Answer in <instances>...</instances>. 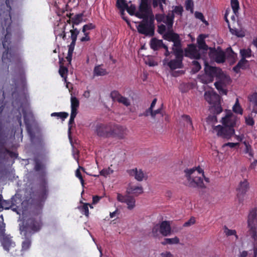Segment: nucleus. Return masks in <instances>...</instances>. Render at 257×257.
I'll return each instance as SVG.
<instances>
[{
  "mask_svg": "<svg viewBox=\"0 0 257 257\" xmlns=\"http://www.w3.org/2000/svg\"><path fill=\"white\" fill-rule=\"evenodd\" d=\"M11 10L9 0H0V23L4 32L5 28L6 29V34L2 41L3 46L5 51L3 53L2 59L4 64H22L18 46L15 44H12L11 41Z\"/></svg>",
  "mask_w": 257,
  "mask_h": 257,
  "instance_id": "obj_1",
  "label": "nucleus"
},
{
  "mask_svg": "<svg viewBox=\"0 0 257 257\" xmlns=\"http://www.w3.org/2000/svg\"><path fill=\"white\" fill-rule=\"evenodd\" d=\"M47 194L48 190L44 186L40 192H38V195H36L34 192H32L30 196H27L22 202L20 198L13 196L11 201H13V204H15L14 207L19 209L14 211L18 214H22L24 217L27 215L28 211L36 212L37 214L41 213Z\"/></svg>",
  "mask_w": 257,
  "mask_h": 257,
  "instance_id": "obj_2",
  "label": "nucleus"
},
{
  "mask_svg": "<svg viewBox=\"0 0 257 257\" xmlns=\"http://www.w3.org/2000/svg\"><path fill=\"white\" fill-rule=\"evenodd\" d=\"M15 136V131L13 128L5 126L2 121H0V163L9 157L14 159L18 158L17 152L11 151L6 148H14Z\"/></svg>",
  "mask_w": 257,
  "mask_h": 257,
  "instance_id": "obj_3",
  "label": "nucleus"
},
{
  "mask_svg": "<svg viewBox=\"0 0 257 257\" xmlns=\"http://www.w3.org/2000/svg\"><path fill=\"white\" fill-rule=\"evenodd\" d=\"M239 118L231 111L227 112L225 116L222 118L223 126L218 125L215 126L214 130L218 136L223 139H229L234 135V127L238 125Z\"/></svg>",
  "mask_w": 257,
  "mask_h": 257,
  "instance_id": "obj_4",
  "label": "nucleus"
},
{
  "mask_svg": "<svg viewBox=\"0 0 257 257\" xmlns=\"http://www.w3.org/2000/svg\"><path fill=\"white\" fill-rule=\"evenodd\" d=\"M42 212V210L39 214L31 211L27 212L30 216L24 219L19 224V230L22 235H32L41 230L43 226Z\"/></svg>",
  "mask_w": 257,
  "mask_h": 257,
  "instance_id": "obj_5",
  "label": "nucleus"
},
{
  "mask_svg": "<svg viewBox=\"0 0 257 257\" xmlns=\"http://www.w3.org/2000/svg\"><path fill=\"white\" fill-rule=\"evenodd\" d=\"M187 179L186 185L188 187L195 188H205L203 177L204 171L200 167L184 171Z\"/></svg>",
  "mask_w": 257,
  "mask_h": 257,
  "instance_id": "obj_6",
  "label": "nucleus"
},
{
  "mask_svg": "<svg viewBox=\"0 0 257 257\" xmlns=\"http://www.w3.org/2000/svg\"><path fill=\"white\" fill-rule=\"evenodd\" d=\"M143 20L137 26L138 32L146 36L153 37L155 34V18L152 9L151 10L148 16L143 18Z\"/></svg>",
  "mask_w": 257,
  "mask_h": 257,
  "instance_id": "obj_7",
  "label": "nucleus"
},
{
  "mask_svg": "<svg viewBox=\"0 0 257 257\" xmlns=\"http://www.w3.org/2000/svg\"><path fill=\"white\" fill-rule=\"evenodd\" d=\"M125 9L131 16H135L139 19L146 17L149 11L152 10V7L149 0H140L138 10H136L135 5H127Z\"/></svg>",
  "mask_w": 257,
  "mask_h": 257,
  "instance_id": "obj_8",
  "label": "nucleus"
},
{
  "mask_svg": "<svg viewBox=\"0 0 257 257\" xmlns=\"http://www.w3.org/2000/svg\"><path fill=\"white\" fill-rule=\"evenodd\" d=\"M204 98L211 105L210 111L211 113L219 114L223 111L220 102L221 97L214 90L205 91Z\"/></svg>",
  "mask_w": 257,
  "mask_h": 257,
  "instance_id": "obj_9",
  "label": "nucleus"
},
{
  "mask_svg": "<svg viewBox=\"0 0 257 257\" xmlns=\"http://www.w3.org/2000/svg\"><path fill=\"white\" fill-rule=\"evenodd\" d=\"M205 74L201 76L202 81L205 84L211 83L216 78V80L223 79L225 75L221 69L206 64L204 68Z\"/></svg>",
  "mask_w": 257,
  "mask_h": 257,
  "instance_id": "obj_10",
  "label": "nucleus"
},
{
  "mask_svg": "<svg viewBox=\"0 0 257 257\" xmlns=\"http://www.w3.org/2000/svg\"><path fill=\"white\" fill-rule=\"evenodd\" d=\"M0 242L4 249L9 252L14 257L18 256L21 250L17 248L15 242L10 235L5 234L0 238Z\"/></svg>",
  "mask_w": 257,
  "mask_h": 257,
  "instance_id": "obj_11",
  "label": "nucleus"
},
{
  "mask_svg": "<svg viewBox=\"0 0 257 257\" xmlns=\"http://www.w3.org/2000/svg\"><path fill=\"white\" fill-rule=\"evenodd\" d=\"M248 232L253 239L257 237V207L249 210L247 218Z\"/></svg>",
  "mask_w": 257,
  "mask_h": 257,
  "instance_id": "obj_12",
  "label": "nucleus"
},
{
  "mask_svg": "<svg viewBox=\"0 0 257 257\" xmlns=\"http://www.w3.org/2000/svg\"><path fill=\"white\" fill-rule=\"evenodd\" d=\"M163 38L165 40L173 42V51L178 49L182 50L180 36L177 33H174L172 29H168L167 32L163 36Z\"/></svg>",
  "mask_w": 257,
  "mask_h": 257,
  "instance_id": "obj_13",
  "label": "nucleus"
},
{
  "mask_svg": "<svg viewBox=\"0 0 257 257\" xmlns=\"http://www.w3.org/2000/svg\"><path fill=\"white\" fill-rule=\"evenodd\" d=\"M112 123H98L95 126V133L100 137L107 138L110 137L112 129Z\"/></svg>",
  "mask_w": 257,
  "mask_h": 257,
  "instance_id": "obj_14",
  "label": "nucleus"
},
{
  "mask_svg": "<svg viewBox=\"0 0 257 257\" xmlns=\"http://www.w3.org/2000/svg\"><path fill=\"white\" fill-rule=\"evenodd\" d=\"M173 53L176 57V59L171 60L168 63V66L171 70H175L177 68H182L183 66V50H175Z\"/></svg>",
  "mask_w": 257,
  "mask_h": 257,
  "instance_id": "obj_15",
  "label": "nucleus"
},
{
  "mask_svg": "<svg viewBox=\"0 0 257 257\" xmlns=\"http://www.w3.org/2000/svg\"><path fill=\"white\" fill-rule=\"evenodd\" d=\"M211 57L217 63H223L226 60L225 53L220 47L212 50L210 54Z\"/></svg>",
  "mask_w": 257,
  "mask_h": 257,
  "instance_id": "obj_16",
  "label": "nucleus"
},
{
  "mask_svg": "<svg viewBox=\"0 0 257 257\" xmlns=\"http://www.w3.org/2000/svg\"><path fill=\"white\" fill-rule=\"evenodd\" d=\"M249 188V183L246 180L240 182L237 188V197L239 203H242L244 201V195Z\"/></svg>",
  "mask_w": 257,
  "mask_h": 257,
  "instance_id": "obj_17",
  "label": "nucleus"
},
{
  "mask_svg": "<svg viewBox=\"0 0 257 257\" xmlns=\"http://www.w3.org/2000/svg\"><path fill=\"white\" fill-rule=\"evenodd\" d=\"M111 127L110 137H117L119 139H122L124 138L126 135V128L112 123Z\"/></svg>",
  "mask_w": 257,
  "mask_h": 257,
  "instance_id": "obj_18",
  "label": "nucleus"
},
{
  "mask_svg": "<svg viewBox=\"0 0 257 257\" xmlns=\"http://www.w3.org/2000/svg\"><path fill=\"white\" fill-rule=\"evenodd\" d=\"M117 200L120 202L125 203L130 210L133 209L136 205V200L134 197L130 195H122L120 193L117 194Z\"/></svg>",
  "mask_w": 257,
  "mask_h": 257,
  "instance_id": "obj_19",
  "label": "nucleus"
},
{
  "mask_svg": "<svg viewBox=\"0 0 257 257\" xmlns=\"http://www.w3.org/2000/svg\"><path fill=\"white\" fill-rule=\"evenodd\" d=\"M186 56H189L191 58L195 59H199L201 55L199 51L197 49L196 47L194 44H190L189 46L188 50L186 49Z\"/></svg>",
  "mask_w": 257,
  "mask_h": 257,
  "instance_id": "obj_20",
  "label": "nucleus"
},
{
  "mask_svg": "<svg viewBox=\"0 0 257 257\" xmlns=\"http://www.w3.org/2000/svg\"><path fill=\"white\" fill-rule=\"evenodd\" d=\"M34 163V170L37 172L44 173L46 168L45 165L39 156H35L33 159Z\"/></svg>",
  "mask_w": 257,
  "mask_h": 257,
  "instance_id": "obj_21",
  "label": "nucleus"
},
{
  "mask_svg": "<svg viewBox=\"0 0 257 257\" xmlns=\"http://www.w3.org/2000/svg\"><path fill=\"white\" fill-rule=\"evenodd\" d=\"M160 233L164 236L169 235L171 232L170 222L168 221H163L160 224Z\"/></svg>",
  "mask_w": 257,
  "mask_h": 257,
  "instance_id": "obj_22",
  "label": "nucleus"
},
{
  "mask_svg": "<svg viewBox=\"0 0 257 257\" xmlns=\"http://www.w3.org/2000/svg\"><path fill=\"white\" fill-rule=\"evenodd\" d=\"M127 173L132 176H134L135 178L138 181H142L145 175L141 169L138 170L137 168L130 169L127 171Z\"/></svg>",
  "mask_w": 257,
  "mask_h": 257,
  "instance_id": "obj_23",
  "label": "nucleus"
},
{
  "mask_svg": "<svg viewBox=\"0 0 257 257\" xmlns=\"http://www.w3.org/2000/svg\"><path fill=\"white\" fill-rule=\"evenodd\" d=\"M24 240L22 242V249L20 255H22V251L28 250L31 247L32 244V235H22Z\"/></svg>",
  "mask_w": 257,
  "mask_h": 257,
  "instance_id": "obj_24",
  "label": "nucleus"
},
{
  "mask_svg": "<svg viewBox=\"0 0 257 257\" xmlns=\"http://www.w3.org/2000/svg\"><path fill=\"white\" fill-rule=\"evenodd\" d=\"M248 100L250 103L252 105V110L251 115H252L253 113L257 114V92H254L248 96Z\"/></svg>",
  "mask_w": 257,
  "mask_h": 257,
  "instance_id": "obj_25",
  "label": "nucleus"
},
{
  "mask_svg": "<svg viewBox=\"0 0 257 257\" xmlns=\"http://www.w3.org/2000/svg\"><path fill=\"white\" fill-rule=\"evenodd\" d=\"M165 45L163 40H159L156 38H153L150 42V47L154 51L158 50L160 48H163Z\"/></svg>",
  "mask_w": 257,
  "mask_h": 257,
  "instance_id": "obj_26",
  "label": "nucleus"
},
{
  "mask_svg": "<svg viewBox=\"0 0 257 257\" xmlns=\"http://www.w3.org/2000/svg\"><path fill=\"white\" fill-rule=\"evenodd\" d=\"M116 7L121 10V15L122 18L127 23L128 25L130 24L128 19L125 17L124 10L125 7H127V4L125 2V0H116Z\"/></svg>",
  "mask_w": 257,
  "mask_h": 257,
  "instance_id": "obj_27",
  "label": "nucleus"
},
{
  "mask_svg": "<svg viewBox=\"0 0 257 257\" xmlns=\"http://www.w3.org/2000/svg\"><path fill=\"white\" fill-rule=\"evenodd\" d=\"M225 53L226 54V57H227V59L230 61V63L231 64H233L237 59V54L233 51L232 49L230 47H228L226 49V52Z\"/></svg>",
  "mask_w": 257,
  "mask_h": 257,
  "instance_id": "obj_28",
  "label": "nucleus"
},
{
  "mask_svg": "<svg viewBox=\"0 0 257 257\" xmlns=\"http://www.w3.org/2000/svg\"><path fill=\"white\" fill-rule=\"evenodd\" d=\"M248 62V61L247 60L241 58L236 65L233 68V70L237 73H239L241 69H245L246 68Z\"/></svg>",
  "mask_w": 257,
  "mask_h": 257,
  "instance_id": "obj_29",
  "label": "nucleus"
},
{
  "mask_svg": "<svg viewBox=\"0 0 257 257\" xmlns=\"http://www.w3.org/2000/svg\"><path fill=\"white\" fill-rule=\"evenodd\" d=\"M126 192L128 194H133L138 196L143 193V189L142 186H131L127 189Z\"/></svg>",
  "mask_w": 257,
  "mask_h": 257,
  "instance_id": "obj_30",
  "label": "nucleus"
},
{
  "mask_svg": "<svg viewBox=\"0 0 257 257\" xmlns=\"http://www.w3.org/2000/svg\"><path fill=\"white\" fill-rule=\"evenodd\" d=\"M205 37L203 34H200L197 39L198 47L200 50H207L208 47L205 41Z\"/></svg>",
  "mask_w": 257,
  "mask_h": 257,
  "instance_id": "obj_31",
  "label": "nucleus"
},
{
  "mask_svg": "<svg viewBox=\"0 0 257 257\" xmlns=\"http://www.w3.org/2000/svg\"><path fill=\"white\" fill-rule=\"evenodd\" d=\"M11 200H3L2 203V211L3 209H11L13 211L19 210L18 208L14 207V203Z\"/></svg>",
  "mask_w": 257,
  "mask_h": 257,
  "instance_id": "obj_32",
  "label": "nucleus"
},
{
  "mask_svg": "<svg viewBox=\"0 0 257 257\" xmlns=\"http://www.w3.org/2000/svg\"><path fill=\"white\" fill-rule=\"evenodd\" d=\"M174 19V14L173 13H169L168 15H166V18L164 23L166 24L168 29L170 30L172 29Z\"/></svg>",
  "mask_w": 257,
  "mask_h": 257,
  "instance_id": "obj_33",
  "label": "nucleus"
},
{
  "mask_svg": "<svg viewBox=\"0 0 257 257\" xmlns=\"http://www.w3.org/2000/svg\"><path fill=\"white\" fill-rule=\"evenodd\" d=\"M71 112L78 113L77 109L79 106V101L75 96L71 97Z\"/></svg>",
  "mask_w": 257,
  "mask_h": 257,
  "instance_id": "obj_34",
  "label": "nucleus"
},
{
  "mask_svg": "<svg viewBox=\"0 0 257 257\" xmlns=\"http://www.w3.org/2000/svg\"><path fill=\"white\" fill-rule=\"evenodd\" d=\"M167 0H152V6L154 8H156L158 7H159V9L161 12H164V8L163 4H166Z\"/></svg>",
  "mask_w": 257,
  "mask_h": 257,
  "instance_id": "obj_35",
  "label": "nucleus"
},
{
  "mask_svg": "<svg viewBox=\"0 0 257 257\" xmlns=\"http://www.w3.org/2000/svg\"><path fill=\"white\" fill-rule=\"evenodd\" d=\"M239 53L241 58L244 59L250 58L252 56V51L250 48L241 49Z\"/></svg>",
  "mask_w": 257,
  "mask_h": 257,
  "instance_id": "obj_36",
  "label": "nucleus"
},
{
  "mask_svg": "<svg viewBox=\"0 0 257 257\" xmlns=\"http://www.w3.org/2000/svg\"><path fill=\"white\" fill-rule=\"evenodd\" d=\"M67 24L65 23L61 29V31H59L55 28L54 33L56 36L61 37L63 40H65L66 39V33L65 32V29Z\"/></svg>",
  "mask_w": 257,
  "mask_h": 257,
  "instance_id": "obj_37",
  "label": "nucleus"
},
{
  "mask_svg": "<svg viewBox=\"0 0 257 257\" xmlns=\"http://www.w3.org/2000/svg\"><path fill=\"white\" fill-rule=\"evenodd\" d=\"M93 73L95 76H104L107 74L106 69L102 68L100 65L94 67Z\"/></svg>",
  "mask_w": 257,
  "mask_h": 257,
  "instance_id": "obj_38",
  "label": "nucleus"
},
{
  "mask_svg": "<svg viewBox=\"0 0 257 257\" xmlns=\"http://www.w3.org/2000/svg\"><path fill=\"white\" fill-rule=\"evenodd\" d=\"M88 206H89L91 208H93V207L88 203H84L83 205L80 206L78 207L81 213L84 214L86 217H88L89 214Z\"/></svg>",
  "mask_w": 257,
  "mask_h": 257,
  "instance_id": "obj_39",
  "label": "nucleus"
},
{
  "mask_svg": "<svg viewBox=\"0 0 257 257\" xmlns=\"http://www.w3.org/2000/svg\"><path fill=\"white\" fill-rule=\"evenodd\" d=\"M72 29L70 30V32L71 33L70 38L72 40L71 42H76L77 36L79 35L80 31L77 28H75L74 26H72Z\"/></svg>",
  "mask_w": 257,
  "mask_h": 257,
  "instance_id": "obj_40",
  "label": "nucleus"
},
{
  "mask_svg": "<svg viewBox=\"0 0 257 257\" xmlns=\"http://www.w3.org/2000/svg\"><path fill=\"white\" fill-rule=\"evenodd\" d=\"M83 16V13H80L76 15L74 17L72 18V26L78 25L81 23Z\"/></svg>",
  "mask_w": 257,
  "mask_h": 257,
  "instance_id": "obj_41",
  "label": "nucleus"
},
{
  "mask_svg": "<svg viewBox=\"0 0 257 257\" xmlns=\"http://www.w3.org/2000/svg\"><path fill=\"white\" fill-rule=\"evenodd\" d=\"M232 110L235 113L242 114L243 113V109L239 103L238 98L236 99L235 103L232 107Z\"/></svg>",
  "mask_w": 257,
  "mask_h": 257,
  "instance_id": "obj_42",
  "label": "nucleus"
},
{
  "mask_svg": "<svg viewBox=\"0 0 257 257\" xmlns=\"http://www.w3.org/2000/svg\"><path fill=\"white\" fill-rule=\"evenodd\" d=\"M68 72V68L62 65L60 66L59 73L60 76L66 81L67 75Z\"/></svg>",
  "mask_w": 257,
  "mask_h": 257,
  "instance_id": "obj_43",
  "label": "nucleus"
},
{
  "mask_svg": "<svg viewBox=\"0 0 257 257\" xmlns=\"http://www.w3.org/2000/svg\"><path fill=\"white\" fill-rule=\"evenodd\" d=\"M79 169H81L82 171L84 172L85 169L82 167H79V168L77 169L75 172L76 176L80 180L82 186H83L84 185V180L83 179L82 176L81 174Z\"/></svg>",
  "mask_w": 257,
  "mask_h": 257,
  "instance_id": "obj_44",
  "label": "nucleus"
},
{
  "mask_svg": "<svg viewBox=\"0 0 257 257\" xmlns=\"http://www.w3.org/2000/svg\"><path fill=\"white\" fill-rule=\"evenodd\" d=\"M243 144L245 146V149L244 150V153L246 154H248L249 156L250 157H253V151L252 149L251 146L248 144L246 141L243 142Z\"/></svg>",
  "mask_w": 257,
  "mask_h": 257,
  "instance_id": "obj_45",
  "label": "nucleus"
},
{
  "mask_svg": "<svg viewBox=\"0 0 257 257\" xmlns=\"http://www.w3.org/2000/svg\"><path fill=\"white\" fill-rule=\"evenodd\" d=\"M231 6L233 13L236 14L238 11L239 6L238 0H231Z\"/></svg>",
  "mask_w": 257,
  "mask_h": 257,
  "instance_id": "obj_46",
  "label": "nucleus"
},
{
  "mask_svg": "<svg viewBox=\"0 0 257 257\" xmlns=\"http://www.w3.org/2000/svg\"><path fill=\"white\" fill-rule=\"evenodd\" d=\"M224 233L227 236L234 235L236 239L238 238V235L236 234V231L234 229H229L226 226L224 227Z\"/></svg>",
  "mask_w": 257,
  "mask_h": 257,
  "instance_id": "obj_47",
  "label": "nucleus"
},
{
  "mask_svg": "<svg viewBox=\"0 0 257 257\" xmlns=\"http://www.w3.org/2000/svg\"><path fill=\"white\" fill-rule=\"evenodd\" d=\"M218 114H214L213 115H209L206 118V122L208 123H215L217 122L216 115Z\"/></svg>",
  "mask_w": 257,
  "mask_h": 257,
  "instance_id": "obj_48",
  "label": "nucleus"
},
{
  "mask_svg": "<svg viewBox=\"0 0 257 257\" xmlns=\"http://www.w3.org/2000/svg\"><path fill=\"white\" fill-rule=\"evenodd\" d=\"M96 28V26L94 24L92 23H89L86 25H84L82 29V32H87V31L94 29Z\"/></svg>",
  "mask_w": 257,
  "mask_h": 257,
  "instance_id": "obj_49",
  "label": "nucleus"
},
{
  "mask_svg": "<svg viewBox=\"0 0 257 257\" xmlns=\"http://www.w3.org/2000/svg\"><path fill=\"white\" fill-rule=\"evenodd\" d=\"M52 116H58L64 120L68 116V113L65 112H53L51 114Z\"/></svg>",
  "mask_w": 257,
  "mask_h": 257,
  "instance_id": "obj_50",
  "label": "nucleus"
},
{
  "mask_svg": "<svg viewBox=\"0 0 257 257\" xmlns=\"http://www.w3.org/2000/svg\"><path fill=\"white\" fill-rule=\"evenodd\" d=\"M118 102L123 104L125 106H128L131 105V102L129 99L123 96H121L119 99L118 100Z\"/></svg>",
  "mask_w": 257,
  "mask_h": 257,
  "instance_id": "obj_51",
  "label": "nucleus"
},
{
  "mask_svg": "<svg viewBox=\"0 0 257 257\" xmlns=\"http://www.w3.org/2000/svg\"><path fill=\"white\" fill-rule=\"evenodd\" d=\"M121 95L116 90L112 91L110 93V97L113 101H118V100L121 97Z\"/></svg>",
  "mask_w": 257,
  "mask_h": 257,
  "instance_id": "obj_52",
  "label": "nucleus"
},
{
  "mask_svg": "<svg viewBox=\"0 0 257 257\" xmlns=\"http://www.w3.org/2000/svg\"><path fill=\"white\" fill-rule=\"evenodd\" d=\"M160 226L159 224H156L152 228V233L154 237H157L159 236Z\"/></svg>",
  "mask_w": 257,
  "mask_h": 257,
  "instance_id": "obj_53",
  "label": "nucleus"
},
{
  "mask_svg": "<svg viewBox=\"0 0 257 257\" xmlns=\"http://www.w3.org/2000/svg\"><path fill=\"white\" fill-rule=\"evenodd\" d=\"M166 18V15L164 14H156L155 17H154L155 19L156 20L158 23H160L161 22H164L165 19Z\"/></svg>",
  "mask_w": 257,
  "mask_h": 257,
  "instance_id": "obj_54",
  "label": "nucleus"
},
{
  "mask_svg": "<svg viewBox=\"0 0 257 257\" xmlns=\"http://www.w3.org/2000/svg\"><path fill=\"white\" fill-rule=\"evenodd\" d=\"M194 4L192 0H188L185 2V8L187 11L193 12Z\"/></svg>",
  "mask_w": 257,
  "mask_h": 257,
  "instance_id": "obj_55",
  "label": "nucleus"
},
{
  "mask_svg": "<svg viewBox=\"0 0 257 257\" xmlns=\"http://www.w3.org/2000/svg\"><path fill=\"white\" fill-rule=\"evenodd\" d=\"M182 118L183 120L185 121L187 123H189L192 128L193 130L194 127L193 125L192 121L190 116L188 115L183 114L182 115Z\"/></svg>",
  "mask_w": 257,
  "mask_h": 257,
  "instance_id": "obj_56",
  "label": "nucleus"
},
{
  "mask_svg": "<svg viewBox=\"0 0 257 257\" xmlns=\"http://www.w3.org/2000/svg\"><path fill=\"white\" fill-rule=\"evenodd\" d=\"M183 12V8L181 6H177L174 7V9L172 13H175L178 15L181 16Z\"/></svg>",
  "mask_w": 257,
  "mask_h": 257,
  "instance_id": "obj_57",
  "label": "nucleus"
},
{
  "mask_svg": "<svg viewBox=\"0 0 257 257\" xmlns=\"http://www.w3.org/2000/svg\"><path fill=\"white\" fill-rule=\"evenodd\" d=\"M77 113H74L71 112L70 117L69 120L68 125H69V131H70L71 130L72 124L74 123V119L77 115Z\"/></svg>",
  "mask_w": 257,
  "mask_h": 257,
  "instance_id": "obj_58",
  "label": "nucleus"
},
{
  "mask_svg": "<svg viewBox=\"0 0 257 257\" xmlns=\"http://www.w3.org/2000/svg\"><path fill=\"white\" fill-rule=\"evenodd\" d=\"M166 27L164 24H161L158 26L157 32L159 34L164 35L166 33Z\"/></svg>",
  "mask_w": 257,
  "mask_h": 257,
  "instance_id": "obj_59",
  "label": "nucleus"
},
{
  "mask_svg": "<svg viewBox=\"0 0 257 257\" xmlns=\"http://www.w3.org/2000/svg\"><path fill=\"white\" fill-rule=\"evenodd\" d=\"M217 81L215 82L214 85L215 88L220 91L223 88V83L222 82V79L217 80Z\"/></svg>",
  "mask_w": 257,
  "mask_h": 257,
  "instance_id": "obj_60",
  "label": "nucleus"
},
{
  "mask_svg": "<svg viewBox=\"0 0 257 257\" xmlns=\"http://www.w3.org/2000/svg\"><path fill=\"white\" fill-rule=\"evenodd\" d=\"M245 123L247 125L253 126L254 124V121L252 116H247L245 118Z\"/></svg>",
  "mask_w": 257,
  "mask_h": 257,
  "instance_id": "obj_61",
  "label": "nucleus"
},
{
  "mask_svg": "<svg viewBox=\"0 0 257 257\" xmlns=\"http://www.w3.org/2000/svg\"><path fill=\"white\" fill-rule=\"evenodd\" d=\"M192 64L194 66L193 70L195 72L199 71L201 68L200 63L197 61H193Z\"/></svg>",
  "mask_w": 257,
  "mask_h": 257,
  "instance_id": "obj_62",
  "label": "nucleus"
},
{
  "mask_svg": "<svg viewBox=\"0 0 257 257\" xmlns=\"http://www.w3.org/2000/svg\"><path fill=\"white\" fill-rule=\"evenodd\" d=\"M112 172H113V171L110 170V169L109 168L104 169H102L100 172V174L101 176L106 177L107 175H109L111 173H112Z\"/></svg>",
  "mask_w": 257,
  "mask_h": 257,
  "instance_id": "obj_63",
  "label": "nucleus"
},
{
  "mask_svg": "<svg viewBox=\"0 0 257 257\" xmlns=\"http://www.w3.org/2000/svg\"><path fill=\"white\" fill-rule=\"evenodd\" d=\"M195 223V218L194 217H192L189 220L184 223L183 226L184 227L190 226Z\"/></svg>",
  "mask_w": 257,
  "mask_h": 257,
  "instance_id": "obj_64",
  "label": "nucleus"
}]
</instances>
